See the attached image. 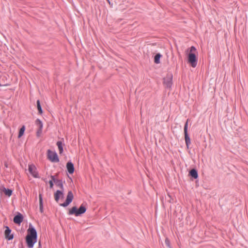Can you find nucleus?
Segmentation results:
<instances>
[{
  "instance_id": "f257e3e1",
  "label": "nucleus",
  "mask_w": 248,
  "mask_h": 248,
  "mask_svg": "<svg viewBox=\"0 0 248 248\" xmlns=\"http://www.w3.org/2000/svg\"><path fill=\"white\" fill-rule=\"evenodd\" d=\"M26 242L29 248H32L34 245L37 242V233L34 227L30 224L27 230V235L26 236Z\"/></svg>"
},
{
  "instance_id": "f03ea898",
  "label": "nucleus",
  "mask_w": 248,
  "mask_h": 248,
  "mask_svg": "<svg viewBox=\"0 0 248 248\" xmlns=\"http://www.w3.org/2000/svg\"><path fill=\"white\" fill-rule=\"evenodd\" d=\"M87 208L83 204H82L78 209L76 206L72 207L68 212V214L70 215H74L76 217L80 216L81 215L85 213L86 211Z\"/></svg>"
},
{
  "instance_id": "7ed1b4c3",
  "label": "nucleus",
  "mask_w": 248,
  "mask_h": 248,
  "mask_svg": "<svg viewBox=\"0 0 248 248\" xmlns=\"http://www.w3.org/2000/svg\"><path fill=\"white\" fill-rule=\"evenodd\" d=\"M188 119H187L186 122L185 124L184 125V135H185V140L186 142V146L187 149H189V145L191 143V140L190 137L188 134Z\"/></svg>"
},
{
  "instance_id": "20e7f679",
  "label": "nucleus",
  "mask_w": 248,
  "mask_h": 248,
  "mask_svg": "<svg viewBox=\"0 0 248 248\" xmlns=\"http://www.w3.org/2000/svg\"><path fill=\"white\" fill-rule=\"evenodd\" d=\"M172 74H167L163 78V84L166 88H171L172 85Z\"/></svg>"
},
{
  "instance_id": "39448f33",
  "label": "nucleus",
  "mask_w": 248,
  "mask_h": 248,
  "mask_svg": "<svg viewBox=\"0 0 248 248\" xmlns=\"http://www.w3.org/2000/svg\"><path fill=\"white\" fill-rule=\"evenodd\" d=\"M47 158L52 162H58L59 159L57 154L55 152L48 150L47 151Z\"/></svg>"
},
{
  "instance_id": "423d86ee",
  "label": "nucleus",
  "mask_w": 248,
  "mask_h": 248,
  "mask_svg": "<svg viewBox=\"0 0 248 248\" xmlns=\"http://www.w3.org/2000/svg\"><path fill=\"white\" fill-rule=\"evenodd\" d=\"M188 62L193 67H195L197 65L198 58L195 54L190 52L188 55Z\"/></svg>"
},
{
  "instance_id": "0eeeda50",
  "label": "nucleus",
  "mask_w": 248,
  "mask_h": 248,
  "mask_svg": "<svg viewBox=\"0 0 248 248\" xmlns=\"http://www.w3.org/2000/svg\"><path fill=\"white\" fill-rule=\"evenodd\" d=\"M73 198L74 195L72 192L71 191H69L68 192L65 201L63 203H61L60 205L64 207H67L72 202Z\"/></svg>"
},
{
  "instance_id": "6e6552de",
  "label": "nucleus",
  "mask_w": 248,
  "mask_h": 248,
  "mask_svg": "<svg viewBox=\"0 0 248 248\" xmlns=\"http://www.w3.org/2000/svg\"><path fill=\"white\" fill-rule=\"evenodd\" d=\"M28 170L30 174L34 177V178H39V176L38 173L37 171L36 168L35 166L33 165H29Z\"/></svg>"
},
{
  "instance_id": "1a4fd4ad",
  "label": "nucleus",
  "mask_w": 248,
  "mask_h": 248,
  "mask_svg": "<svg viewBox=\"0 0 248 248\" xmlns=\"http://www.w3.org/2000/svg\"><path fill=\"white\" fill-rule=\"evenodd\" d=\"M5 229L4 231L5 238L8 240H12L14 238V234H11V230L8 226H5Z\"/></svg>"
},
{
  "instance_id": "9d476101",
  "label": "nucleus",
  "mask_w": 248,
  "mask_h": 248,
  "mask_svg": "<svg viewBox=\"0 0 248 248\" xmlns=\"http://www.w3.org/2000/svg\"><path fill=\"white\" fill-rule=\"evenodd\" d=\"M23 220V215L18 213L16 215L13 219L14 222L16 224L20 225L21 223Z\"/></svg>"
},
{
  "instance_id": "9b49d317",
  "label": "nucleus",
  "mask_w": 248,
  "mask_h": 248,
  "mask_svg": "<svg viewBox=\"0 0 248 248\" xmlns=\"http://www.w3.org/2000/svg\"><path fill=\"white\" fill-rule=\"evenodd\" d=\"M66 169L69 174H73L75 171L74 164L70 161L66 164Z\"/></svg>"
},
{
  "instance_id": "f8f14e48",
  "label": "nucleus",
  "mask_w": 248,
  "mask_h": 248,
  "mask_svg": "<svg viewBox=\"0 0 248 248\" xmlns=\"http://www.w3.org/2000/svg\"><path fill=\"white\" fill-rule=\"evenodd\" d=\"M61 197H62V198L63 197V191L57 190L54 194L55 200L57 202H58Z\"/></svg>"
},
{
  "instance_id": "ddd939ff",
  "label": "nucleus",
  "mask_w": 248,
  "mask_h": 248,
  "mask_svg": "<svg viewBox=\"0 0 248 248\" xmlns=\"http://www.w3.org/2000/svg\"><path fill=\"white\" fill-rule=\"evenodd\" d=\"M189 175L194 179H197L198 178V170L195 169H191L189 172Z\"/></svg>"
},
{
  "instance_id": "4468645a",
  "label": "nucleus",
  "mask_w": 248,
  "mask_h": 248,
  "mask_svg": "<svg viewBox=\"0 0 248 248\" xmlns=\"http://www.w3.org/2000/svg\"><path fill=\"white\" fill-rule=\"evenodd\" d=\"M64 183L65 181H63L62 179H58L55 184L57 186L60 187V190L64 191L63 183Z\"/></svg>"
},
{
  "instance_id": "2eb2a0df",
  "label": "nucleus",
  "mask_w": 248,
  "mask_h": 248,
  "mask_svg": "<svg viewBox=\"0 0 248 248\" xmlns=\"http://www.w3.org/2000/svg\"><path fill=\"white\" fill-rule=\"evenodd\" d=\"M39 210L40 212L41 213L44 212V208H43V196L42 194L39 193Z\"/></svg>"
},
{
  "instance_id": "dca6fc26",
  "label": "nucleus",
  "mask_w": 248,
  "mask_h": 248,
  "mask_svg": "<svg viewBox=\"0 0 248 248\" xmlns=\"http://www.w3.org/2000/svg\"><path fill=\"white\" fill-rule=\"evenodd\" d=\"M1 190H2L4 192V194L6 196H8V197L11 196L13 193V190L12 189L6 188L4 186L2 187V188H1Z\"/></svg>"
},
{
  "instance_id": "f3484780",
  "label": "nucleus",
  "mask_w": 248,
  "mask_h": 248,
  "mask_svg": "<svg viewBox=\"0 0 248 248\" xmlns=\"http://www.w3.org/2000/svg\"><path fill=\"white\" fill-rule=\"evenodd\" d=\"M62 141H61V140L58 141L56 143L57 145L58 146L59 153L60 154L62 153L63 151V147H62V144H63L62 141H63V138H62Z\"/></svg>"
},
{
  "instance_id": "a211bd4d",
  "label": "nucleus",
  "mask_w": 248,
  "mask_h": 248,
  "mask_svg": "<svg viewBox=\"0 0 248 248\" xmlns=\"http://www.w3.org/2000/svg\"><path fill=\"white\" fill-rule=\"evenodd\" d=\"M162 57V55L158 53L155 55L154 57V62L156 64H158L160 62V58Z\"/></svg>"
},
{
  "instance_id": "6ab92c4d",
  "label": "nucleus",
  "mask_w": 248,
  "mask_h": 248,
  "mask_svg": "<svg viewBox=\"0 0 248 248\" xmlns=\"http://www.w3.org/2000/svg\"><path fill=\"white\" fill-rule=\"evenodd\" d=\"M36 104H37V109L38 111V113L39 114H42L43 113V110H42L39 100H37Z\"/></svg>"
},
{
  "instance_id": "aec40b11",
  "label": "nucleus",
  "mask_w": 248,
  "mask_h": 248,
  "mask_svg": "<svg viewBox=\"0 0 248 248\" xmlns=\"http://www.w3.org/2000/svg\"><path fill=\"white\" fill-rule=\"evenodd\" d=\"M25 130V125H23L19 129L18 138H21L24 134Z\"/></svg>"
},
{
  "instance_id": "412c9836",
  "label": "nucleus",
  "mask_w": 248,
  "mask_h": 248,
  "mask_svg": "<svg viewBox=\"0 0 248 248\" xmlns=\"http://www.w3.org/2000/svg\"><path fill=\"white\" fill-rule=\"evenodd\" d=\"M35 124L39 128L43 129V123L39 119H37L36 120Z\"/></svg>"
},
{
  "instance_id": "4be33fe9",
  "label": "nucleus",
  "mask_w": 248,
  "mask_h": 248,
  "mask_svg": "<svg viewBox=\"0 0 248 248\" xmlns=\"http://www.w3.org/2000/svg\"><path fill=\"white\" fill-rule=\"evenodd\" d=\"M3 77H0V87L1 86H9V84L5 83V81L3 79Z\"/></svg>"
},
{
  "instance_id": "5701e85b",
  "label": "nucleus",
  "mask_w": 248,
  "mask_h": 248,
  "mask_svg": "<svg viewBox=\"0 0 248 248\" xmlns=\"http://www.w3.org/2000/svg\"><path fill=\"white\" fill-rule=\"evenodd\" d=\"M57 176H58V174L56 175H51V180H50L49 181H52V182H54L55 183L56 180H58V179L56 178Z\"/></svg>"
},
{
  "instance_id": "b1692460",
  "label": "nucleus",
  "mask_w": 248,
  "mask_h": 248,
  "mask_svg": "<svg viewBox=\"0 0 248 248\" xmlns=\"http://www.w3.org/2000/svg\"><path fill=\"white\" fill-rule=\"evenodd\" d=\"M165 243L166 245L170 248V243L169 239L168 238H166L165 240Z\"/></svg>"
},
{
  "instance_id": "393cba45",
  "label": "nucleus",
  "mask_w": 248,
  "mask_h": 248,
  "mask_svg": "<svg viewBox=\"0 0 248 248\" xmlns=\"http://www.w3.org/2000/svg\"><path fill=\"white\" fill-rule=\"evenodd\" d=\"M42 129H40V128H38L37 130V132H36V136L37 137H40L41 134H42Z\"/></svg>"
},
{
  "instance_id": "a878e982",
  "label": "nucleus",
  "mask_w": 248,
  "mask_h": 248,
  "mask_svg": "<svg viewBox=\"0 0 248 248\" xmlns=\"http://www.w3.org/2000/svg\"><path fill=\"white\" fill-rule=\"evenodd\" d=\"M54 183V182H52V181H49L48 183L49 185L50 188H52L53 187Z\"/></svg>"
},
{
  "instance_id": "bb28decb",
  "label": "nucleus",
  "mask_w": 248,
  "mask_h": 248,
  "mask_svg": "<svg viewBox=\"0 0 248 248\" xmlns=\"http://www.w3.org/2000/svg\"><path fill=\"white\" fill-rule=\"evenodd\" d=\"M196 48H195V46H192L190 47V52H192L193 51H196Z\"/></svg>"
},
{
  "instance_id": "cd10ccee",
  "label": "nucleus",
  "mask_w": 248,
  "mask_h": 248,
  "mask_svg": "<svg viewBox=\"0 0 248 248\" xmlns=\"http://www.w3.org/2000/svg\"><path fill=\"white\" fill-rule=\"evenodd\" d=\"M38 248H41V244L40 241L39 242V247H38Z\"/></svg>"
},
{
  "instance_id": "c85d7f7f",
  "label": "nucleus",
  "mask_w": 248,
  "mask_h": 248,
  "mask_svg": "<svg viewBox=\"0 0 248 248\" xmlns=\"http://www.w3.org/2000/svg\"><path fill=\"white\" fill-rule=\"evenodd\" d=\"M107 1H108V2L109 4H110V0H107Z\"/></svg>"
}]
</instances>
